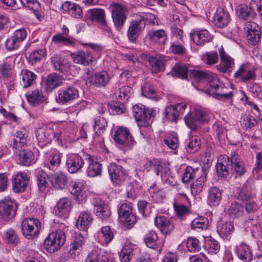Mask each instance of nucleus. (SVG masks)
<instances>
[{
    "label": "nucleus",
    "instance_id": "nucleus-1",
    "mask_svg": "<svg viewBox=\"0 0 262 262\" xmlns=\"http://www.w3.org/2000/svg\"><path fill=\"white\" fill-rule=\"evenodd\" d=\"M192 75L196 78L208 81L206 93L220 100H231L233 96L232 92H227V88L214 74L207 71L193 70Z\"/></svg>",
    "mask_w": 262,
    "mask_h": 262
},
{
    "label": "nucleus",
    "instance_id": "nucleus-2",
    "mask_svg": "<svg viewBox=\"0 0 262 262\" xmlns=\"http://www.w3.org/2000/svg\"><path fill=\"white\" fill-rule=\"evenodd\" d=\"M64 133V125L62 124L43 126L35 130L36 138L40 147L50 144L53 140L58 145L62 146Z\"/></svg>",
    "mask_w": 262,
    "mask_h": 262
},
{
    "label": "nucleus",
    "instance_id": "nucleus-3",
    "mask_svg": "<svg viewBox=\"0 0 262 262\" xmlns=\"http://www.w3.org/2000/svg\"><path fill=\"white\" fill-rule=\"evenodd\" d=\"M147 170H153L157 175L161 174L163 183L167 185H171L173 178L170 176V169L167 165L160 160L154 159L148 161L146 164Z\"/></svg>",
    "mask_w": 262,
    "mask_h": 262
},
{
    "label": "nucleus",
    "instance_id": "nucleus-4",
    "mask_svg": "<svg viewBox=\"0 0 262 262\" xmlns=\"http://www.w3.org/2000/svg\"><path fill=\"white\" fill-rule=\"evenodd\" d=\"M41 223L36 218L24 219L21 224V231L23 235L28 239L36 238L41 230Z\"/></svg>",
    "mask_w": 262,
    "mask_h": 262
},
{
    "label": "nucleus",
    "instance_id": "nucleus-5",
    "mask_svg": "<svg viewBox=\"0 0 262 262\" xmlns=\"http://www.w3.org/2000/svg\"><path fill=\"white\" fill-rule=\"evenodd\" d=\"M66 235L61 230L51 232L44 241V247L49 253H52L60 249L66 241Z\"/></svg>",
    "mask_w": 262,
    "mask_h": 262
},
{
    "label": "nucleus",
    "instance_id": "nucleus-6",
    "mask_svg": "<svg viewBox=\"0 0 262 262\" xmlns=\"http://www.w3.org/2000/svg\"><path fill=\"white\" fill-rule=\"evenodd\" d=\"M114 139L121 148L124 150L131 149L135 144L129 129L123 126L119 127L114 135Z\"/></svg>",
    "mask_w": 262,
    "mask_h": 262
},
{
    "label": "nucleus",
    "instance_id": "nucleus-7",
    "mask_svg": "<svg viewBox=\"0 0 262 262\" xmlns=\"http://www.w3.org/2000/svg\"><path fill=\"white\" fill-rule=\"evenodd\" d=\"M186 125L191 129H195L202 123L209 121L208 114L202 109L195 108L194 111L189 112L184 118Z\"/></svg>",
    "mask_w": 262,
    "mask_h": 262
},
{
    "label": "nucleus",
    "instance_id": "nucleus-8",
    "mask_svg": "<svg viewBox=\"0 0 262 262\" xmlns=\"http://www.w3.org/2000/svg\"><path fill=\"white\" fill-rule=\"evenodd\" d=\"M18 208L17 203L9 196H6L0 200V216L5 220L15 217Z\"/></svg>",
    "mask_w": 262,
    "mask_h": 262
},
{
    "label": "nucleus",
    "instance_id": "nucleus-9",
    "mask_svg": "<svg viewBox=\"0 0 262 262\" xmlns=\"http://www.w3.org/2000/svg\"><path fill=\"white\" fill-rule=\"evenodd\" d=\"M107 169L111 181L115 186L121 185L126 180L127 173L121 165L112 163L109 164Z\"/></svg>",
    "mask_w": 262,
    "mask_h": 262
},
{
    "label": "nucleus",
    "instance_id": "nucleus-10",
    "mask_svg": "<svg viewBox=\"0 0 262 262\" xmlns=\"http://www.w3.org/2000/svg\"><path fill=\"white\" fill-rule=\"evenodd\" d=\"M27 36V33L25 29L21 28L15 30L12 35L8 37L5 42L6 49L8 51H13L18 49Z\"/></svg>",
    "mask_w": 262,
    "mask_h": 262
},
{
    "label": "nucleus",
    "instance_id": "nucleus-11",
    "mask_svg": "<svg viewBox=\"0 0 262 262\" xmlns=\"http://www.w3.org/2000/svg\"><path fill=\"white\" fill-rule=\"evenodd\" d=\"M78 97V90L75 86L71 85L58 91L57 101L59 103L65 104L77 99Z\"/></svg>",
    "mask_w": 262,
    "mask_h": 262
},
{
    "label": "nucleus",
    "instance_id": "nucleus-12",
    "mask_svg": "<svg viewBox=\"0 0 262 262\" xmlns=\"http://www.w3.org/2000/svg\"><path fill=\"white\" fill-rule=\"evenodd\" d=\"M234 77L243 82L254 80L256 77L255 71L249 63H243L239 66L234 74Z\"/></svg>",
    "mask_w": 262,
    "mask_h": 262
},
{
    "label": "nucleus",
    "instance_id": "nucleus-13",
    "mask_svg": "<svg viewBox=\"0 0 262 262\" xmlns=\"http://www.w3.org/2000/svg\"><path fill=\"white\" fill-rule=\"evenodd\" d=\"M62 154L55 149H51L45 152V166L52 171L56 170L61 163Z\"/></svg>",
    "mask_w": 262,
    "mask_h": 262
},
{
    "label": "nucleus",
    "instance_id": "nucleus-14",
    "mask_svg": "<svg viewBox=\"0 0 262 262\" xmlns=\"http://www.w3.org/2000/svg\"><path fill=\"white\" fill-rule=\"evenodd\" d=\"M29 177L27 173L19 171L13 174L12 185L13 191L16 193L24 191L28 184Z\"/></svg>",
    "mask_w": 262,
    "mask_h": 262
},
{
    "label": "nucleus",
    "instance_id": "nucleus-15",
    "mask_svg": "<svg viewBox=\"0 0 262 262\" xmlns=\"http://www.w3.org/2000/svg\"><path fill=\"white\" fill-rule=\"evenodd\" d=\"M84 164L83 159L79 155L71 154L67 155L66 166L70 173H74L80 171Z\"/></svg>",
    "mask_w": 262,
    "mask_h": 262
},
{
    "label": "nucleus",
    "instance_id": "nucleus-16",
    "mask_svg": "<svg viewBox=\"0 0 262 262\" xmlns=\"http://www.w3.org/2000/svg\"><path fill=\"white\" fill-rule=\"evenodd\" d=\"M145 27V22L144 20V18L142 17L132 21L127 31V37L128 39L132 42L135 41Z\"/></svg>",
    "mask_w": 262,
    "mask_h": 262
},
{
    "label": "nucleus",
    "instance_id": "nucleus-17",
    "mask_svg": "<svg viewBox=\"0 0 262 262\" xmlns=\"http://www.w3.org/2000/svg\"><path fill=\"white\" fill-rule=\"evenodd\" d=\"M245 29L247 31V39L252 45L258 43L260 38V29L255 23L248 21L245 23Z\"/></svg>",
    "mask_w": 262,
    "mask_h": 262
},
{
    "label": "nucleus",
    "instance_id": "nucleus-18",
    "mask_svg": "<svg viewBox=\"0 0 262 262\" xmlns=\"http://www.w3.org/2000/svg\"><path fill=\"white\" fill-rule=\"evenodd\" d=\"M85 159L88 160V166L86 173L90 177H95L101 176L102 172V164L94 156L86 154Z\"/></svg>",
    "mask_w": 262,
    "mask_h": 262
},
{
    "label": "nucleus",
    "instance_id": "nucleus-19",
    "mask_svg": "<svg viewBox=\"0 0 262 262\" xmlns=\"http://www.w3.org/2000/svg\"><path fill=\"white\" fill-rule=\"evenodd\" d=\"M125 8L121 5L114 3L112 6V14L115 25L121 27L126 20Z\"/></svg>",
    "mask_w": 262,
    "mask_h": 262
},
{
    "label": "nucleus",
    "instance_id": "nucleus-20",
    "mask_svg": "<svg viewBox=\"0 0 262 262\" xmlns=\"http://www.w3.org/2000/svg\"><path fill=\"white\" fill-rule=\"evenodd\" d=\"M84 238L80 234H76L71 239L69 255L72 258L78 256L82 250Z\"/></svg>",
    "mask_w": 262,
    "mask_h": 262
},
{
    "label": "nucleus",
    "instance_id": "nucleus-21",
    "mask_svg": "<svg viewBox=\"0 0 262 262\" xmlns=\"http://www.w3.org/2000/svg\"><path fill=\"white\" fill-rule=\"evenodd\" d=\"M186 106L185 102L168 106L165 108V117L171 121H176L179 115L184 113Z\"/></svg>",
    "mask_w": 262,
    "mask_h": 262
},
{
    "label": "nucleus",
    "instance_id": "nucleus-22",
    "mask_svg": "<svg viewBox=\"0 0 262 262\" xmlns=\"http://www.w3.org/2000/svg\"><path fill=\"white\" fill-rule=\"evenodd\" d=\"M231 159L227 156H221L216 166V172L218 177L225 178L229 173L231 169Z\"/></svg>",
    "mask_w": 262,
    "mask_h": 262
},
{
    "label": "nucleus",
    "instance_id": "nucleus-23",
    "mask_svg": "<svg viewBox=\"0 0 262 262\" xmlns=\"http://www.w3.org/2000/svg\"><path fill=\"white\" fill-rule=\"evenodd\" d=\"M71 207V201L68 198H61L57 202L55 207V213L59 217L66 218L70 213Z\"/></svg>",
    "mask_w": 262,
    "mask_h": 262
},
{
    "label": "nucleus",
    "instance_id": "nucleus-24",
    "mask_svg": "<svg viewBox=\"0 0 262 262\" xmlns=\"http://www.w3.org/2000/svg\"><path fill=\"white\" fill-rule=\"evenodd\" d=\"M190 35L194 42L199 46L210 41L212 38L211 35L206 29L193 30Z\"/></svg>",
    "mask_w": 262,
    "mask_h": 262
},
{
    "label": "nucleus",
    "instance_id": "nucleus-25",
    "mask_svg": "<svg viewBox=\"0 0 262 262\" xmlns=\"http://www.w3.org/2000/svg\"><path fill=\"white\" fill-rule=\"evenodd\" d=\"M231 164L233 172L237 176H241L246 172L245 164L242 158L235 151L231 154Z\"/></svg>",
    "mask_w": 262,
    "mask_h": 262
},
{
    "label": "nucleus",
    "instance_id": "nucleus-26",
    "mask_svg": "<svg viewBox=\"0 0 262 262\" xmlns=\"http://www.w3.org/2000/svg\"><path fill=\"white\" fill-rule=\"evenodd\" d=\"M75 63L83 66H88L93 62V57L91 53L88 51H79L71 54Z\"/></svg>",
    "mask_w": 262,
    "mask_h": 262
},
{
    "label": "nucleus",
    "instance_id": "nucleus-27",
    "mask_svg": "<svg viewBox=\"0 0 262 262\" xmlns=\"http://www.w3.org/2000/svg\"><path fill=\"white\" fill-rule=\"evenodd\" d=\"M50 180L52 185L55 188L63 189L67 184L68 178L66 173L57 172L51 174Z\"/></svg>",
    "mask_w": 262,
    "mask_h": 262
},
{
    "label": "nucleus",
    "instance_id": "nucleus-28",
    "mask_svg": "<svg viewBox=\"0 0 262 262\" xmlns=\"http://www.w3.org/2000/svg\"><path fill=\"white\" fill-rule=\"evenodd\" d=\"M144 242L149 248L152 249L159 248V250H161L164 243L163 239L158 238L157 233L154 231H150L146 234Z\"/></svg>",
    "mask_w": 262,
    "mask_h": 262
},
{
    "label": "nucleus",
    "instance_id": "nucleus-29",
    "mask_svg": "<svg viewBox=\"0 0 262 262\" xmlns=\"http://www.w3.org/2000/svg\"><path fill=\"white\" fill-rule=\"evenodd\" d=\"M155 224L157 228L165 234L169 233L174 229L173 224L164 216H157L155 219Z\"/></svg>",
    "mask_w": 262,
    "mask_h": 262
},
{
    "label": "nucleus",
    "instance_id": "nucleus-30",
    "mask_svg": "<svg viewBox=\"0 0 262 262\" xmlns=\"http://www.w3.org/2000/svg\"><path fill=\"white\" fill-rule=\"evenodd\" d=\"M3 238L5 243L11 246H16L20 243L19 234L13 228H9L5 230Z\"/></svg>",
    "mask_w": 262,
    "mask_h": 262
},
{
    "label": "nucleus",
    "instance_id": "nucleus-31",
    "mask_svg": "<svg viewBox=\"0 0 262 262\" xmlns=\"http://www.w3.org/2000/svg\"><path fill=\"white\" fill-rule=\"evenodd\" d=\"M94 210L96 216L103 221H107L111 214L110 209L107 204L100 201L94 204Z\"/></svg>",
    "mask_w": 262,
    "mask_h": 262
},
{
    "label": "nucleus",
    "instance_id": "nucleus-32",
    "mask_svg": "<svg viewBox=\"0 0 262 262\" xmlns=\"http://www.w3.org/2000/svg\"><path fill=\"white\" fill-rule=\"evenodd\" d=\"M236 253L238 258L245 262H249L252 259V252L249 246L241 243L235 248Z\"/></svg>",
    "mask_w": 262,
    "mask_h": 262
},
{
    "label": "nucleus",
    "instance_id": "nucleus-33",
    "mask_svg": "<svg viewBox=\"0 0 262 262\" xmlns=\"http://www.w3.org/2000/svg\"><path fill=\"white\" fill-rule=\"evenodd\" d=\"M63 83L61 76L55 73L50 74L46 80V91L52 92L54 89L61 85Z\"/></svg>",
    "mask_w": 262,
    "mask_h": 262
},
{
    "label": "nucleus",
    "instance_id": "nucleus-34",
    "mask_svg": "<svg viewBox=\"0 0 262 262\" xmlns=\"http://www.w3.org/2000/svg\"><path fill=\"white\" fill-rule=\"evenodd\" d=\"M229 21V14L222 9L216 10L214 15V23L219 28L226 26Z\"/></svg>",
    "mask_w": 262,
    "mask_h": 262
},
{
    "label": "nucleus",
    "instance_id": "nucleus-35",
    "mask_svg": "<svg viewBox=\"0 0 262 262\" xmlns=\"http://www.w3.org/2000/svg\"><path fill=\"white\" fill-rule=\"evenodd\" d=\"M222 199V193L216 187H212L208 190L207 203L211 207L219 205Z\"/></svg>",
    "mask_w": 262,
    "mask_h": 262
},
{
    "label": "nucleus",
    "instance_id": "nucleus-36",
    "mask_svg": "<svg viewBox=\"0 0 262 262\" xmlns=\"http://www.w3.org/2000/svg\"><path fill=\"white\" fill-rule=\"evenodd\" d=\"M110 77L106 71H101L95 74L90 82L97 87L104 86L110 80Z\"/></svg>",
    "mask_w": 262,
    "mask_h": 262
},
{
    "label": "nucleus",
    "instance_id": "nucleus-37",
    "mask_svg": "<svg viewBox=\"0 0 262 262\" xmlns=\"http://www.w3.org/2000/svg\"><path fill=\"white\" fill-rule=\"evenodd\" d=\"M93 217L92 215L86 211L80 213L77 220L76 226L78 229L86 230L92 223Z\"/></svg>",
    "mask_w": 262,
    "mask_h": 262
},
{
    "label": "nucleus",
    "instance_id": "nucleus-38",
    "mask_svg": "<svg viewBox=\"0 0 262 262\" xmlns=\"http://www.w3.org/2000/svg\"><path fill=\"white\" fill-rule=\"evenodd\" d=\"M233 230L234 227L231 222L222 220L219 222L217 226V231L219 234L223 237L231 235L233 233Z\"/></svg>",
    "mask_w": 262,
    "mask_h": 262
},
{
    "label": "nucleus",
    "instance_id": "nucleus-39",
    "mask_svg": "<svg viewBox=\"0 0 262 262\" xmlns=\"http://www.w3.org/2000/svg\"><path fill=\"white\" fill-rule=\"evenodd\" d=\"M55 70L61 73L66 72L70 68V64L68 60L63 57L55 56L52 58Z\"/></svg>",
    "mask_w": 262,
    "mask_h": 262
},
{
    "label": "nucleus",
    "instance_id": "nucleus-40",
    "mask_svg": "<svg viewBox=\"0 0 262 262\" xmlns=\"http://www.w3.org/2000/svg\"><path fill=\"white\" fill-rule=\"evenodd\" d=\"M164 57L163 56H151L149 58V62L151 67V71L158 73L164 70Z\"/></svg>",
    "mask_w": 262,
    "mask_h": 262
},
{
    "label": "nucleus",
    "instance_id": "nucleus-41",
    "mask_svg": "<svg viewBox=\"0 0 262 262\" xmlns=\"http://www.w3.org/2000/svg\"><path fill=\"white\" fill-rule=\"evenodd\" d=\"M114 237V234L108 226L102 227L99 232V241L103 245H107Z\"/></svg>",
    "mask_w": 262,
    "mask_h": 262
},
{
    "label": "nucleus",
    "instance_id": "nucleus-42",
    "mask_svg": "<svg viewBox=\"0 0 262 262\" xmlns=\"http://www.w3.org/2000/svg\"><path fill=\"white\" fill-rule=\"evenodd\" d=\"M108 258L106 254L101 253L99 250L91 251L85 259V262H108Z\"/></svg>",
    "mask_w": 262,
    "mask_h": 262
},
{
    "label": "nucleus",
    "instance_id": "nucleus-43",
    "mask_svg": "<svg viewBox=\"0 0 262 262\" xmlns=\"http://www.w3.org/2000/svg\"><path fill=\"white\" fill-rule=\"evenodd\" d=\"M23 7L32 10L37 18L40 16L41 7L37 0H19Z\"/></svg>",
    "mask_w": 262,
    "mask_h": 262
},
{
    "label": "nucleus",
    "instance_id": "nucleus-44",
    "mask_svg": "<svg viewBox=\"0 0 262 262\" xmlns=\"http://www.w3.org/2000/svg\"><path fill=\"white\" fill-rule=\"evenodd\" d=\"M87 15L91 20H96L100 25H104L106 21L105 19V12L103 10L101 9H92L89 10Z\"/></svg>",
    "mask_w": 262,
    "mask_h": 262
},
{
    "label": "nucleus",
    "instance_id": "nucleus-45",
    "mask_svg": "<svg viewBox=\"0 0 262 262\" xmlns=\"http://www.w3.org/2000/svg\"><path fill=\"white\" fill-rule=\"evenodd\" d=\"M27 100L29 103L36 105L44 100L42 93L39 89H35L26 94Z\"/></svg>",
    "mask_w": 262,
    "mask_h": 262
},
{
    "label": "nucleus",
    "instance_id": "nucleus-46",
    "mask_svg": "<svg viewBox=\"0 0 262 262\" xmlns=\"http://www.w3.org/2000/svg\"><path fill=\"white\" fill-rule=\"evenodd\" d=\"M116 98L123 102H126L133 94V89L129 86H122L114 93Z\"/></svg>",
    "mask_w": 262,
    "mask_h": 262
},
{
    "label": "nucleus",
    "instance_id": "nucleus-47",
    "mask_svg": "<svg viewBox=\"0 0 262 262\" xmlns=\"http://www.w3.org/2000/svg\"><path fill=\"white\" fill-rule=\"evenodd\" d=\"M21 82L24 88H28L32 84L33 81L36 79V75L32 72L24 69L21 71Z\"/></svg>",
    "mask_w": 262,
    "mask_h": 262
},
{
    "label": "nucleus",
    "instance_id": "nucleus-48",
    "mask_svg": "<svg viewBox=\"0 0 262 262\" xmlns=\"http://www.w3.org/2000/svg\"><path fill=\"white\" fill-rule=\"evenodd\" d=\"M27 137L28 133L25 128H21L17 131L14 138V147L17 148L24 146L26 143Z\"/></svg>",
    "mask_w": 262,
    "mask_h": 262
},
{
    "label": "nucleus",
    "instance_id": "nucleus-49",
    "mask_svg": "<svg viewBox=\"0 0 262 262\" xmlns=\"http://www.w3.org/2000/svg\"><path fill=\"white\" fill-rule=\"evenodd\" d=\"M134 246L127 244L123 246L119 253V258L121 262H129L133 255Z\"/></svg>",
    "mask_w": 262,
    "mask_h": 262
},
{
    "label": "nucleus",
    "instance_id": "nucleus-50",
    "mask_svg": "<svg viewBox=\"0 0 262 262\" xmlns=\"http://www.w3.org/2000/svg\"><path fill=\"white\" fill-rule=\"evenodd\" d=\"M202 171V169L198 168L194 169L191 166H187L182 177L183 182L184 183H188L194 178L199 176Z\"/></svg>",
    "mask_w": 262,
    "mask_h": 262
},
{
    "label": "nucleus",
    "instance_id": "nucleus-51",
    "mask_svg": "<svg viewBox=\"0 0 262 262\" xmlns=\"http://www.w3.org/2000/svg\"><path fill=\"white\" fill-rule=\"evenodd\" d=\"M208 225V220L203 216L194 219L191 223V228L198 232L206 230Z\"/></svg>",
    "mask_w": 262,
    "mask_h": 262
},
{
    "label": "nucleus",
    "instance_id": "nucleus-52",
    "mask_svg": "<svg viewBox=\"0 0 262 262\" xmlns=\"http://www.w3.org/2000/svg\"><path fill=\"white\" fill-rule=\"evenodd\" d=\"M34 156L33 153L28 150H23L19 152V160L21 164L29 166L34 163Z\"/></svg>",
    "mask_w": 262,
    "mask_h": 262
},
{
    "label": "nucleus",
    "instance_id": "nucleus-53",
    "mask_svg": "<svg viewBox=\"0 0 262 262\" xmlns=\"http://www.w3.org/2000/svg\"><path fill=\"white\" fill-rule=\"evenodd\" d=\"M170 52L178 55L184 54L186 52V49L184 46L183 40L172 41L169 48Z\"/></svg>",
    "mask_w": 262,
    "mask_h": 262
},
{
    "label": "nucleus",
    "instance_id": "nucleus-54",
    "mask_svg": "<svg viewBox=\"0 0 262 262\" xmlns=\"http://www.w3.org/2000/svg\"><path fill=\"white\" fill-rule=\"evenodd\" d=\"M52 40L55 43H61L64 46H73L75 43V40L72 37L61 33L53 36Z\"/></svg>",
    "mask_w": 262,
    "mask_h": 262
},
{
    "label": "nucleus",
    "instance_id": "nucleus-55",
    "mask_svg": "<svg viewBox=\"0 0 262 262\" xmlns=\"http://www.w3.org/2000/svg\"><path fill=\"white\" fill-rule=\"evenodd\" d=\"M148 191L151 194L152 199L157 203H161L165 197V191L158 187L156 185L151 186Z\"/></svg>",
    "mask_w": 262,
    "mask_h": 262
},
{
    "label": "nucleus",
    "instance_id": "nucleus-56",
    "mask_svg": "<svg viewBox=\"0 0 262 262\" xmlns=\"http://www.w3.org/2000/svg\"><path fill=\"white\" fill-rule=\"evenodd\" d=\"M150 39L160 44H164L167 40V36L163 30L150 31L148 33Z\"/></svg>",
    "mask_w": 262,
    "mask_h": 262
},
{
    "label": "nucleus",
    "instance_id": "nucleus-57",
    "mask_svg": "<svg viewBox=\"0 0 262 262\" xmlns=\"http://www.w3.org/2000/svg\"><path fill=\"white\" fill-rule=\"evenodd\" d=\"M36 177L38 188L40 191L43 192L49 185L47 181L48 176L45 172L39 170L37 172Z\"/></svg>",
    "mask_w": 262,
    "mask_h": 262
},
{
    "label": "nucleus",
    "instance_id": "nucleus-58",
    "mask_svg": "<svg viewBox=\"0 0 262 262\" xmlns=\"http://www.w3.org/2000/svg\"><path fill=\"white\" fill-rule=\"evenodd\" d=\"M85 183L83 181L72 182L69 187V191L70 193L77 197L79 196L82 190L84 188Z\"/></svg>",
    "mask_w": 262,
    "mask_h": 262
},
{
    "label": "nucleus",
    "instance_id": "nucleus-59",
    "mask_svg": "<svg viewBox=\"0 0 262 262\" xmlns=\"http://www.w3.org/2000/svg\"><path fill=\"white\" fill-rule=\"evenodd\" d=\"M202 61L208 65H213L219 60V56L216 51L207 52L202 56Z\"/></svg>",
    "mask_w": 262,
    "mask_h": 262
},
{
    "label": "nucleus",
    "instance_id": "nucleus-60",
    "mask_svg": "<svg viewBox=\"0 0 262 262\" xmlns=\"http://www.w3.org/2000/svg\"><path fill=\"white\" fill-rule=\"evenodd\" d=\"M234 64L233 58L221 60V63L216 66L217 70L222 73L229 72L232 70Z\"/></svg>",
    "mask_w": 262,
    "mask_h": 262
},
{
    "label": "nucleus",
    "instance_id": "nucleus-61",
    "mask_svg": "<svg viewBox=\"0 0 262 262\" xmlns=\"http://www.w3.org/2000/svg\"><path fill=\"white\" fill-rule=\"evenodd\" d=\"M10 57L6 58L0 65V74L4 77H8L12 74V64Z\"/></svg>",
    "mask_w": 262,
    "mask_h": 262
},
{
    "label": "nucleus",
    "instance_id": "nucleus-62",
    "mask_svg": "<svg viewBox=\"0 0 262 262\" xmlns=\"http://www.w3.org/2000/svg\"><path fill=\"white\" fill-rule=\"evenodd\" d=\"M175 76L183 79H186L188 76V68L185 64H177L173 68Z\"/></svg>",
    "mask_w": 262,
    "mask_h": 262
},
{
    "label": "nucleus",
    "instance_id": "nucleus-63",
    "mask_svg": "<svg viewBox=\"0 0 262 262\" xmlns=\"http://www.w3.org/2000/svg\"><path fill=\"white\" fill-rule=\"evenodd\" d=\"M242 126L246 129H251L257 124V121L252 116L248 115H243L241 120Z\"/></svg>",
    "mask_w": 262,
    "mask_h": 262
},
{
    "label": "nucleus",
    "instance_id": "nucleus-64",
    "mask_svg": "<svg viewBox=\"0 0 262 262\" xmlns=\"http://www.w3.org/2000/svg\"><path fill=\"white\" fill-rule=\"evenodd\" d=\"M106 126L107 122L104 118L99 116L95 118L94 129L96 134L100 135Z\"/></svg>",
    "mask_w": 262,
    "mask_h": 262
}]
</instances>
